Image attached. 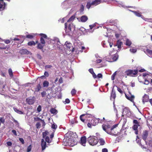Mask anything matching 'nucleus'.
<instances>
[{
    "label": "nucleus",
    "mask_w": 152,
    "mask_h": 152,
    "mask_svg": "<svg viewBox=\"0 0 152 152\" xmlns=\"http://www.w3.org/2000/svg\"><path fill=\"white\" fill-rule=\"evenodd\" d=\"M118 124H115L112 127L108 124H104L102 127L103 130L107 134L110 135L116 136L119 132V129L117 128Z\"/></svg>",
    "instance_id": "nucleus-1"
},
{
    "label": "nucleus",
    "mask_w": 152,
    "mask_h": 152,
    "mask_svg": "<svg viewBox=\"0 0 152 152\" xmlns=\"http://www.w3.org/2000/svg\"><path fill=\"white\" fill-rule=\"evenodd\" d=\"M39 35L41 36L40 38V43H38L37 48L38 49H42L43 48L45 43L44 39H47L48 37L45 34H40Z\"/></svg>",
    "instance_id": "nucleus-2"
},
{
    "label": "nucleus",
    "mask_w": 152,
    "mask_h": 152,
    "mask_svg": "<svg viewBox=\"0 0 152 152\" xmlns=\"http://www.w3.org/2000/svg\"><path fill=\"white\" fill-rule=\"evenodd\" d=\"M87 141L89 144L92 145H96L98 142L97 137L95 136H90L89 137Z\"/></svg>",
    "instance_id": "nucleus-3"
},
{
    "label": "nucleus",
    "mask_w": 152,
    "mask_h": 152,
    "mask_svg": "<svg viewBox=\"0 0 152 152\" xmlns=\"http://www.w3.org/2000/svg\"><path fill=\"white\" fill-rule=\"evenodd\" d=\"M101 0H94L92 2L88 1L86 5V7L88 9L90 8L92 6H96L101 3Z\"/></svg>",
    "instance_id": "nucleus-4"
},
{
    "label": "nucleus",
    "mask_w": 152,
    "mask_h": 152,
    "mask_svg": "<svg viewBox=\"0 0 152 152\" xmlns=\"http://www.w3.org/2000/svg\"><path fill=\"white\" fill-rule=\"evenodd\" d=\"M64 25L66 34L69 35H72L73 34V31L72 30V27H73V26H72L69 23L68 26L67 27L68 23H65Z\"/></svg>",
    "instance_id": "nucleus-5"
},
{
    "label": "nucleus",
    "mask_w": 152,
    "mask_h": 152,
    "mask_svg": "<svg viewBox=\"0 0 152 152\" xmlns=\"http://www.w3.org/2000/svg\"><path fill=\"white\" fill-rule=\"evenodd\" d=\"M126 75L131 77H135L138 73V70L137 69L132 70L128 69L125 72Z\"/></svg>",
    "instance_id": "nucleus-6"
},
{
    "label": "nucleus",
    "mask_w": 152,
    "mask_h": 152,
    "mask_svg": "<svg viewBox=\"0 0 152 152\" xmlns=\"http://www.w3.org/2000/svg\"><path fill=\"white\" fill-rule=\"evenodd\" d=\"M118 58V55L117 54L113 56H110L107 58V61L109 62H112L116 61Z\"/></svg>",
    "instance_id": "nucleus-7"
},
{
    "label": "nucleus",
    "mask_w": 152,
    "mask_h": 152,
    "mask_svg": "<svg viewBox=\"0 0 152 152\" xmlns=\"http://www.w3.org/2000/svg\"><path fill=\"white\" fill-rule=\"evenodd\" d=\"M67 142L68 143V145L71 147H72L76 145L77 144L76 141L73 138H69Z\"/></svg>",
    "instance_id": "nucleus-8"
},
{
    "label": "nucleus",
    "mask_w": 152,
    "mask_h": 152,
    "mask_svg": "<svg viewBox=\"0 0 152 152\" xmlns=\"http://www.w3.org/2000/svg\"><path fill=\"white\" fill-rule=\"evenodd\" d=\"M148 134V132L147 130L143 131L142 132V138L145 141L147 140Z\"/></svg>",
    "instance_id": "nucleus-9"
},
{
    "label": "nucleus",
    "mask_w": 152,
    "mask_h": 152,
    "mask_svg": "<svg viewBox=\"0 0 152 152\" xmlns=\"http://www.w3.org/2000/svg\"><path fill=\"white\" fill-rule=\"evenodd\" d=\"M129 96H128L126 94H125V96L127 99L133 102H134V96L133 95H132L130 92H129Z\"/></svg>",
    "instance_id": "nucleus-10"
},
{
    "label": "nucleus",
    "mask_w": 152,
    "mask_h": 152,
    "mask_svg": "<svg viewBox=\"0 0 152 152\" xmlns=\"http://www.w3.org/2000/svg\"><path fill=\"white\" fill-rule=\"evenodd\" d=\"M100 119L99 118H94L91 120V124L92 126H95L99 122Z\"/></svg>",
    "instance_id": "nucleus-11"
},
{
    "label": "nucleus",
    "mask_w": 152,
    "mask_h": 152,
    "mask_svg": "<svg viewBox=\"0 0 152 152\" xmlns=\"http://www.w3.org/2000/svg\"><path fill=\"white\" fill-rule=\"evenodd\" d=\"M5 3L4 0H0V11L4 10L5 7Z\"/></svg>",
    "instance_id": "nucleus-12"
},
{
    "label": "nucleus",
    "mask_w": 152,
    "mask_h": 152,
    "mask_svg": "<svg viewBox=\"0 0 152 152\" xmlns=\"http://www.w3.org/2000/svg\"><path fill=\"white\" fill-rule=\"evenodd\" d=\"M86 138L85 136L81 137L80 139V144L83 146H86Z\"/></svg>",
    "instance_id": "nucleus-13"
},
{
    "label": "nucleus",
    "mask_w": 152,
    "mask_h": 152,
    "mask_svg": "<svg viewBox=\"0 0 152 152\" xmlns=\"http://www.w3.org/2000/svg\"><path fill=\"white\" fill-rule=\"evenodd\" d=\"M29 53V51L26 49H22L19 51V53L22 55L28 54Z\"/></svg>",
    "instance_id": "nucleus-14"
},
{
    "label": "nucleus",
    "mask_w": 152,
    "mask_h": 152,
    "mask_svg": "<svg viewBox=\"0 0 152 152\" xmlns=\"http://www.w3.org/2000/svg\"><path fill=\"white\" fill-rule=\"evenodd\" d=\"M27 103L29 104H32L34 102V100L33 98H27L26 99Z\"/></svg>",
    "instance_id": "nucleus-15"
},
{
    "label": "nucleus",
    "mask_w": 152,
    "mask_h": 152,
    "mask_svg": "<svg viewBox=\"0 0 152 152\" xmlns=\"http://www.w3.org/2000/svg\"><path fill=\"white\" fill-rule=\"evenodd\" d=\"M41 145L42 149V151L44 150L46 148V142L45 141L44 139H42Z\"/></svg>",
    "instance_id": "nucleus-16"
},
{
    "label": "nucleus",
    "mask_w": 152,
    "mask_h": 152,
    "mask_svg": "<svg viewBox=\"0 0 152 152\" xmlns=\"http://www.w3.org/2000/svg\"><path fill=\"white\" fill-rule=\"evenodd\" d=\"M116 96V94H115V91L114 90L113 88V89L112 92L110 96V99H112L114 100L115 99Z\"/></svg>",
    "instance_id": "nucleus-17"
},
{
    "label": "nucleus",
    "mask_w": 152,
    "mask_h": 152,
    "mask_svg": "<svg viewBox=\"0 0 152 152\" xmlns=\"http://www.w3.org/2000/svg\"><path fill=\"white\" fill-rule=\"evenodd\" d=\"M149 99V96L145 94L143 97L142 102H148Z\"/></svg>",
    "instance_id": "nucleus-18"
},
{
    "label": "nucleus",
    "mask_w": 152,
    "mask_h": 152,
    "mask_svg": "<svg viewBox=\"0 0 152 152\" xmlns=\"http://www.w3.org/2000/svg\"><path fill=\"white\" fill-rule=\"evenodd\" d=\"M140 126H138L137 125H134L132 127V128L133 130L135 131V133L136 134H137L138 133V127Z\"/></svg>",
    "instance_id": "nucleus-19"
},
{
    "label": "nucleus",
    "mask_w": 152,
    "mask_h": 152,
    "mask_svg": "<svg viewBox=\"0 0 152 152\" xmlns=\"http://www.w3.org/2000/svg\"><path fill=\"white\" fill-rule=\"evenodd\" d=\"M88 19V17L86 15H83L81 17L80 20L82 22H85Z\"/></svg>",
    "instance_id": "nucleus-20"
},
{
    "label": "nucleus",
    "mask_w": 152,
    "mask_h": 152,
    "mask_svg": "<svg viewBox=\"0 0 152 152\" xmlns=\"http://www.w3.org/2000/svg\"><path fill=\"white\" fill-rule=\"evenodd\" d=\"M145 53L148 55L152 56V50L147 49L144 51Z\"/></svg>",
    "instance_id": "nucleus-21"
},
{
    "label": "nucleus",
    "mask_w": 152,
    "mask_h": 152,
    "mask_svg": "<svg viewBox=\"0 0 152 152\" xmlns=\"http://www.w3.org/2000/svg\"><path fill=\"white\" fill-rule=\"evenodd\" d=\"M123 44V42L121 41L120 40L117 41L116 44L115 46H117L118 48H120L121 47V45Z\"/></svg>",
    "instance_id": "nucleus-22"
},
{
    "label": "nucleus",
    "mask_w": 152,
    "mask_h": 152,
    "mask_svg": "<svg viewBox=\"0 0 152 152\" xmlns=\"http://www.w3.org/2000/svg\"><path fill=\"white\" fill-rule=\"evenodd\" d=\"M132 12L137 16L141 17L142 16L141 13H140L139 11H132Z\"/></svg>",
    "instance_id": "nucleus-23"
},
{
    "label": "nucleus",
    "mask_w": 152,
    "mask_h": 152,
    "mask_svg": "<svg viewBox=\"0 0 152 152\" xmlns=\"http://www.w3.org/2000/svg\"><path fill=\"white\" fill-rule=\"evenodd\" d=\"M65 45L66 46L67 50H71L70 48L72 45L71 43H69L66 42L65 43Z\"/></svg>",
    "instance_id": "nucleus-24"
},
{
    "label": "nucleus",
    "mask_w": 152,
    "mask_h": 152,
    "mask_svg": "<svg viewBox=\"0 0 152 152\" xmlns=\"http://www.w3.org/2000/svg\"><path fill=\"white\" fill-rule=\"evenodd\" d=\"M75 18V15H72L67 20V23H71L72 22Z\"/></svg>",
    "instance_id": "nucleus-25"
},
{
    "label": "nucleus",
    "mask_w": 152,
    "mask_h": 152,
    "mask_svg": "<svg viewBox=\"0 0 152 152\" xmlns=\"http://www.w3.org/2000/svg\"><path fill=\"white\" fill-rule=\"evenodd\" d=\"M88 115V114H84L81 115L80 116V120L83 122H84L85 121V119L83 118V117H87Z\"/></svg>",
    "instance_id": "nucleus-26"
},
{
    "label": "nucleus",
    "mask_w": 152,
    "mask_h": 152,
    "mask_svg": "<svg viewBox=\"0 0 152 152\" xmlns=\"http://www.w3.org/2000/svg\"><path fill=\"white\" fill-rule=\"evenodd\" d=\"M41 88L42 87L40 86V85L39 84L37 85L36 88H35V91L36 92H38L41 90Z\"/></svg>",
    "instance_id": "nucleus-27"
},
{
    "label": "nucleus",
    "mask_w": 152,
    "mask_h": 152,
    "mask_svg": "<svg viewBox=\"0 0 152 152\" xmlns=\"http://www.w3.org/2000/svg\"><path fill=\"white\" fill-rule=\"evenodd\" d=\"M43 87H48L49 85V83L47 80H45L44 81L43 83Z\"/></svg>",
    "instance_id": "nucleus-28"
},
{
    "label": "nucleus",
    "mask_w": 152,
    "mask_h": 152,
    "mask_svg": "<svg viewBox=\"0 0 152 152\" xmlns=\"http://www.w3.org/2000/svg\"><path fill=\"white\" fill-rule=\"evenodd\" d=\"M129 110L128 107H125L123 109V112L125 114H127L129 112Z\"/></svg>",
    "instance_id": "nucleus-29"
},
{
    "label": "nucleus",
    "mask_w": 152,
    "mask_h": 152,
    "mask_svg": "<svg viewBox=\"0 0 152 152\" xmlns=\"http://www.w3.org/2000/svg\"><path fill=\"white\" fill-rule=\"evenodd\" d=\"M13 109L15 112L20 114H23V112L19 110L16 108H13Z\"/></svg>",
    "instance_id": "nucleus-30"
},
{
    "label": "nucleus",
    "mask_w": 152,
    "mask_h": 152,
    "mask_svg": "<svg viewBox=\"0 0 152 152\" xmlns=\"http://www.w3.org/2000/svg\"><path fill=\"white\" fill-rule=\"evenodd\" d=\"M27 45L29 46H32L33 45L35 46L36 45V43H35V42L33 41L28 42Z\"/></svg>",
    "instance_id": "nucleus-31"
},
{
    "label": "nucleus",
    "mask_w": 152,
    "mask_h": 152,
    "mask_svg": "<svg viewBox=\"0 0 152 152\" xmlns=\"http://www.w3.org/2000/svg\"><path fill=\"white\" fill-rule=\"evenodd\" d=\"M51 113L53 114H56L57 113V110L54 108H52L50 110Z\"/></svg>",
    "instance_id": "nucleus-32"
},
{
    "label": "nucleus",
    "mask_w": 152,
    "mask_h": 152,
    "mask_svg": "<svg viewBox=\"0 0 152 152\" xmlns=\"http://www.w3.org/2000/svg\"><path fill=\"white\" fill-rule=\"evenodd\" d=\"M132 44L131 42L128 39H127L126 42V45L129 46Z\"/></svg>",
    "instance_id": "nucleus-33"
},
{
    "label": "nucleus",
    "mask_w": 152,
    "mask_h": 152,
    "mask_svg": "<svg viewBox=\"0 0 152 152\" xmlns=\"http://www.w3.org/2000/svg\"><path fill=\"white\" fill-rule=\"evenodd\" d=\"M99 142L101 145H103L105 143L104 140L102 138H100L99 139Z\"/></svg>",
    "instance_id": "nucleus-34"
},
{
    "label": "nucleus",
    "mask_w": 152,
    "mask_h": 152,
    "mask_svg": "<svg viewBox=\"0 0 152 152\" xmlns=\"http://www.w3.org/2000/svg\"><path fill=\"white\" fill-rule=\"evenodd\" d=\"M8 73L9 75L11 77H12L13 76V74L12 72V69L11 68H10L8 69Z\"/></svg>",
    "instance_id": "nucleus-35"
},
{
    "label": "nucleus",
    "mask_w": 152,
    "mask_h": 152,
    "mask_svg": "<svg viewBox=\"0 0 152 152\" xmlns=\"http://www.w3.org/2000/svg\"><path fill=\"white\" fill-rule=\"evenodd\" d=\"M5 122V119L4 117H0V126H1V123L4 124Z\"/></svg>",
    "instance_id": "nucleus-36"
},
{
    "label": "nucleus",
    "mask_w": 152,
    "mask_h": 152,
    "mask_svg": "<svg viewBox=\"0 0 152 152\" xmlns=\"http://www.w3.org/2000/svg\"><path fill=\"white\" fill-rule=\"evenodd\" d=\"M34 37V35L30 34H29L26 36V38L30 39H33Z\"/></svg>",
    "instance_id": "nucleus-37"
},
{
    "label": "nucleus",
    "mask_w": 152,
    "mask_h": 152,
    "mask_svg": "<svg viewBox=\"0 0 152 152\" xmlns=\"http://www.w3.org/2000/svg\"><path fill=\"white\" fill-rule=\"evenodd\" d=\"M134 125H137L138 126H140L139 122L137 120H134L133 121Z\"/></svg>",
    "instance_id": "nucleus-38"
},
{
    "label": "nucleus",
    "mask_w": 152,
    "mask_h": 152,
    "mask_svg": "<svg viewBox=\"0 0 152 152\" xmlns=\"http://www.w3.org/2000/svg\"><path fill=\"white\" fill-rule=\"evenodd\" d=\"M84 10V6L83 4L81 5L80 9V13H83Z\"/></svg>",
    "instance_id": "nucleus-39"
},
{
    "label": "nucleus",
    "mask_w": 152,
    "mask_h": 152,
    "mask_svg": "<svg viewBox=\"0 0 152 152\" xmlns=\"http://www.w3.org/2000/svg\"><path fill=\"white\" fill-rule=\"evenodd\" d=\"M76 92V91L75 89H73L71 91V94L72 96L75 95Z\"/></svg>",
    "instance_id": "nucleus-40"
},
{
    "label": "nucleus",
    "mask_w": 152,
    "mask_h": 152,
    "mask_svg": "<svg viewBox=\"0 0 152 152\" xmlns=\"http://www.w3.org/2000/svg\"><path fill=\"white\" fill-rule=\"evenodd\" d=\"M34 121H39L40 120L42 121H44L40 119L39 117H37V118L34 117Z\"/></svg>",
    "instance_id": "nucleus-41"
},
{
    "label": "nucleus",
    "mask_w": 152,
    "mask_h": 152,
    "mask_svg": "<svg viewBox=\"0 0 152 152\" xmlns=\"http://www.w3.org/2000/svg\"><path fill=\"white\" fill-rule=\"evenodd\" d=\"M36 127L37 129H38L40 128L41 126V124L40 122H37L36 124Z\"/></svg>",
    "instance_id": "nucleus-42"
},
{
    "label": "nucleus",
    "mask_w": 152,
    "mask_h": 152,
    "mask_svg": "<svg viewBox=\"0 0 152 152\" xmlns=\"http://www.w3.org/2000/svg\"><path fill=\"white\" fill-rule=\"evenodd\" d=\"M57 125L54 124H53L51 126V128L55 129H56L57 128Z\"/></svg>",
    "instance_id": "nucleus-43"
},
{
    "label": "nucleus",
    "mask_w": 152,
    "mask_h": 152,
    "mask_svg": "<svg viewBox=\"0 0 152 152\" xmlns=\"http://www.w3.org/2000/svg\"><path fill=\"white\" fill-rule=\"evenodd\" d=\"M31 145H29L27 147V152H29L31 151Z\"/></svg>",
    "instance_id": "nucleus-44"
},
{
    "label": "nucleus",
    "mask_w": 152,
    "mask_h": 152,
    "mask_svg": "<svg viewBox=\"0 0 152 152\" xmlns=\"http://www.w3.org/2000/svg\"><path fill=\"white\" fill-rule=\"evenodd\" d=\"M130 51L132 53H134L137 51V50L135 48H132L130 49Z\"/></svg>",
    "instance_id": "nucleus-45"
},
{
    "label": "nucleus",
    "mask_w": 152,
    "mask_h": 152,
    "mask_svg": "<svg viewBox=\"0 0 152 152\" xmlns=\"http://www.w3.org/2000/svg\"><path fill=\"white\" fill-rule=\"evenodd\" d=\"M41 109L42 107L41 106L39 105L37 108V111L38 112H39L41 111Z\"/></svg>",
    "instance_id": "nucleus-46"
},
{
    "label": "nucleus",
    "mask_w": 152,
    "mask_h": 152,
    "mask_svg": "<svg viewBox=\"0 0 152 152\" xmlns=\"http://www.w3.org/2000/svg\"><path fill=\"white\" fill-rule=\"evenodd\" d=\"M70 101L69 99L68 98L66 99L65 101L64 102V104H69L70 103Z\"/></svg>",
    "instance_id": "nucleus-47"
},
{
    "label": "nucleus",
    "mask_w": 152,
    "mask_h": 152,
    "mask_svg": "<svg viewBox=\"0 0 152 152\" xmlns=\"http://www.w3.org/2000/svg\"><path fill=\"white\" fill-rule=\"evenodd\" d=\"M117 90L121 94H122L123 93V91L119 87H117Z\"/></svg>",
    "instance_id": "nucleus-48"
},
{
    "label": "nucleus",
    "mask_w": 152,
    "mask_h": 152,
    "mask_svg": "<svg viewBox=\"0 0 152 152\" xmlns=\"http://www.w3.org/2000/svg\"><path fill=\"white\" fill-rule=\"evenodd\" d=\"M19 140L21 142L22 144H24V141L23 138H19Z\"/></svg>",
    "instance_id": "nucleus-49"
},
{
    "label": "nucleus",
    "mask_w": 152,
    "mask_h": 152,
    "mask_svg": "<svg viewBox=\"0 0 152 152\" xmlns=\"http://www.w3.org/2000/svg\"><path fill=\"white\" fill-rule=\"evenodd\" d=\"M96 26V24L95 23L94 24L92 25H89V27L90 28V29L91 30L94 27Z\"/></svg>",
    "instance_id": "nucleus-50"
},
{
    "label": "nucleus",
    "mask_w": 152,
    "mask_h": 152,
    "mask_svg": "<svg viewBox=\"0 0 152 152\" xmlns=\"http://www.w3.org/2000/svg\"><path fill=\"white\" fill-rule=\"evenodd\" d=\"M46 95V92L45 91H43L41 93V95L42 97H45Z\"/></svg>",
    "instance_id": "nucleus-51"
},
{
    "label": "nucleus",
    "mask_w": 152,
    "mask_h": 152,
    "mask_svg": "<svg viewBox=\"0 0 152 152\" xmlns=\"http://www.w3.org/2000/svg\"><path fill=\"white\" fill-rule=\"evenodd\" d=\"M116 74V72H115L111 76V79L113 80L115 79V77Z\"/></svg>",
    "instance_id": "nucleus-52"
},
{
    "label": "nucleus",
    "mask_w": 152,
    "mask_h": 152,
    "mask_svg": "<svg viewBox=\"0 0 152 152\" xmlns=\"http://www.w3.org/2000/svg\"><path fill=\"white\" fill-rule=\"evenodd\" d=\"M45 141H46L45 142H46L48 143L49 142L50 140H49V138L48 137V136L46 137L45 138Z\"/></svg>",
    "instance_id": "nucleus-53"
},
{
    "label": "nucleus",
    "mask_w": 152,
    "mask_h": 152,
    "mask_svg": "<svg viewBox=\"0 0 152 152\" xmlns=\"http://www.w3.org/2000/svg\"><path fill=\"white\" fill-rule=\"evenodd\" d=\"M149 82L148 81V80H147V79H145V82L144 84L145 85H148L149 83Z\"/></svg>",
    "instance_id": "nucleus-54"
},
{
    "label": "nucleus",
    "mask_w": 152,
    "mask_h": 152,
    "mask_svg": "<svg viewBox=\"0 0 152 152\" xmlns=\"http://www.w3.org/2000/svg\"><path fill=\"white\" fill-rule=\"evenodd\" d=\"M47 133L46 132H44L42 133L43 137L44 138L45 137H46Z\"/></svg>",
    "instance_id": "nucleus-55"
},
{
    "label": "nucleus",
    "mask_w": 152,
    "mask_h": 152,
    "mask_svg": "<svg viewBox=\"0 0 152 152\" xmlns=\"http://www.w3.org/2000/svg\"><path fill=\"white\" fill-rule=\"evenodd\" d=\"M97 76L99 78H102V75L101 73H99L98 74Z\"/></svg>",
    "instance_id": "nucleus-56"
},
{
    "label": "nucleus",
    "mask_w": 152,
    "mask_h": 152,
    "mask_svg": "<svg viewBox=\"0 0 152 152\" xmlns=\"http://www.w3.org/2000/svg\"><path fill=\"white\" fill-rule=\"evenodd\" d=\"M7 145L9 146H11L12 145V143L10 141H9L7 142Z\"/></svg>",
    "instance_id": "nucleus-57"
},
{
    "label": "nucleus",
    "mask_w": 152,
    "mask_h": 152,
    "mask_svg": "<svg viewBox=\"0 0 152 152\" xmlns=\"http://www.w3.org/2000/svg\"><path fill=\"white\" fill-rule=\"evenodd\" d=\"M10 42L9 39H7L4 41V42L7 44H8L10 43Z\"/></svg>",
    "instance_id": "nucleus-58"
},
{
    "label": "nucleus",
    "mask_w": 152,
    "mask_h": 152,
    "mask_svg": "<svg viewBox=\"0 0 152 152\" xmlns=\"http://www.w3.org/2000/svg\"><path fill=\"white\" fill-rule=\"evenodd\" d=\"M89 72L92 74L94 72L93 71V69L92 68L88 70Z\"/></svg>",
    "instance_id": "nucleus-59"
},
{
    "label": "nucleus",
    "mask_w": 152,
    "mask_h": 152,
    "mask_svg": "<svg viewBox=\"0 0 152 152\" xmlns=\"http://www.w3.org/2000/svg\"><path fill=\"white\" fill-rule=\"evenodd\" d=\"M12 132L13 133V134L15 136L17 135V134L16 132V131L15 130H12Z\"/></svg>",
    "instance_id": "nucleus-60"
},
{
    "label": "nucleus",
    "mask_w": 152,
    "mask_h": 152,
    "mask_svg": "<svg viewBox=\"0 0 152 152\" xmlns=\"http://www.w3.org/2000/svg\"><path fill=\"white\" fill-rule=\"evenodd\" d=\"M92 75L93 76V77L94 78H96L97 77V75L95 74L94 72L92 73Z\"/></svg>",
    "instance_id": "nucleus-61"
},
{
    "label": "nucleus",
    "mask_w": 152,
    "mask_h": 152,
    "mask_svg": "<svg viewBox=\"0 0 152 152\" xmlns=\"http://www.w3.org/2000/svg\"><path fill=\"white\" fill-rule=\"evenodd\" d=\"M44 75L46 77H48L49 75L48 72H45L44 73Z\"/></svg>",
    "instance_id": "nucleus-62"
},
{
    "label": "nucleus",
    "mask_w": 152,
    "mask_h": 152,
    "mask_svg": "<svg viewBox=\"0 0 152 152\" xmlns=\"http://www.w3.org/2000/svg\"><path fill=\"white\" fill-rule=\"evenodd\" d=\"M59 82L60 83H62L63 82L62 78L61 77L59 79Z\"/></svg>",
    "instance_id": "nucleus-63"
},
{
    "label": "nucleus",
    "mask_w": 152,
    "mask_h": 152,
    "mask_svg": "<svg viewBox=\"0 0 152 152\" xmlns=\"http://www.w3.org/2000/svg\"><path fill=\"white\" fill-rule=\"evenodd\" d=\"M102 151V152H108L107 149L106 148L103 149Z\"/></svg>",
    "instance_id": "nucleus-64"
}]
</instances>
